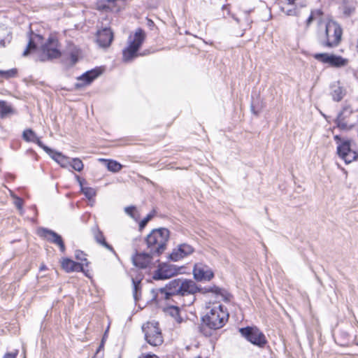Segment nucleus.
<instances>
[{
	"mask_svg": "<svg viewBox=\"0 0 358 358\" xmlns=\"http://www.w3.org/2000/svg\"><path fill=\"white\" fill-rule=\"evenodd\" d=\"M132 284H133V296L135 301H138L140 299L141 294V280H136L132 278Z\"/></svg>",
	"mask_w": 358,
	"mask_h": 358,
	"instance_id": "nucleus-30",
	"label": "nucleus"
},
{
	"mask_svg": "<svg viewBox=\"0 0 358 358\" xmlns=\"http://www.w3.org/2000/svg\"><path fill=\"white\" fill-rule=\"evenodd\" d=\"M62 268L67 273L83 272L85 273L84 264L73 261L71 259L65 257L61 261Z\"/></svg>",
	"mask_w": 358,
	"mask_h": 358,
	"instance_id": "nucleus-20",
	"label": "nucleus"
},
{
	"mask_svg": "<svg viewBox=\"0 0 358 358\" xmlns=\"http://www.w3.org/2000/svg\"><path fill=\"white\" fill-rule=\"evenodd\" d=\"M28 38L29 41L27 48L22 53L24 57H26L31 52L35 51L37 49L38 44L42 43L43 40L42 35L34 34L31 29L28 32Z\"/></svg>",
	"mask_w": 358,
	"mask_h": 358,
	"instance_id": "nucleus-17",
	"label": "nucleus"
},
{
	"mask_svg": "<svg viewBox=\"0 0 358 358\" xmlns=\"http://www.w3.org/2000/svg\"><path fill=\"white\" fill-rule=\"evenodd\" d=\"M229 313L223 305L214 306L201 319L199 331L206 337L212 335L213 331L223 327L229 319Z\"/></svg>",
	"mask_w": 358,
	"mask_h": 358,
	"instance_id": "nucleus-1",
	"label": "nucleus"
},
{
	"mask_svg": "<svg viewBox=\"0 0 358 358\" xmlns=\"http://www.w3.org/2000/svg\"><path fill=\"white\" fill-rule=\"evenodd\" d=\"M245 25L243 27V30L245 31L246 29L250 28L251 27V24L252 23V21L249 18V11H245Z\"/></svg>",
	"mask_w": 358,
	"mask_h": 358,
	"instance_id": "nucleus-40",
	"label": "nucleus"
},
{
	"mask_svg": "<svg viewBox=\"0 0 358 358\" xmlns=\"http://www.w3.org/2000/svg\"><path fill=\"white\" fill-rule=\"evenodd\" d=\"M353 113V110L350 105L345 104L343 106L341 110L338 113L334 122L338 128L341 130L348 131L351 129L353 125L348 126L345 121Z\"/></svg>",
	"mask_w": 358,
	"mask_h": 358,
	"instance_id": "nucleus-13",
	"label": "nucleus"
},
{
	"mask_svg": "<svg viewBox=\"0 0 358 358\" xmlns=\"http://www.w3.org/2000/svg\"><path fill=\"white\" fill-rule=\"evenodd\" d=\"M119 358H120V357H119Z\"/></svg>",
	"mask_w": 358,
	"mask_h": 358,
	"instance_id": "nucleus-59",
	"label": "nucleus"
},
{
	"mask_svg": "<svg viewBox=\"0 0 358 358\" xmlns=\"http://www.w3.org/2000/svg\"><path fill=\"white\" fill-rule=\"evenodd\" d=\"M180 296H190L191 299L187 302H184L182 306H190L194 300V294L199 291V287L196 282L190 279L181 278V284H180Z\"/></svg>",
	"mask_w": 358,
	"mask_h": 358,
	"instance_id": "nucleus-10",
	"label": "nucleus"
},
{
	"mask_svg": "<svg viewBox=\"0 0 358 358\" xmlns=\"http://www.w3.org/2000/svg\"><path fill=\"white\" fill-rule=\"evenodd\" d=\"M13 113H15V110L10 105L5 101H0V117L1 119Z\"/></svg>",
	"mask_w": 358,
	"mask_h": 358,
	"instance_id": "nucleus-26",
	"label": "nucleus"
},
{
	"mask_svg": "<svg viewBox=\"0 0 358 358\" xmlns=\"http://www.w3.org/2000/svg\"><path fill=\"white\" fill-rule=\"evenodd\" d=\"M313 13H311L309 17H308V19L306 20V25L307 26H309L310 24V23L313 22Z\"/></svg>",
	"mask_w": 358,
	"mask_h": 358,
	"instance_id": "nucleus-48",
	"label": "nucleus"
},
{
	"mask_svg": "<svg viewBox=\"0 0 358 358\" xmlns=\"http://www.w3.org/2000/svg\"><path fill=\"white\" fill-rule=\"evenodd\" d=\"M193 275L196 281H210L214 277V273L207 265L197 263L194 266Z\"/></svg>",
	"mask_w": 358,
	"mask_h": 358,
	"instance_id": "nucleus-14",
	"label": "nucleus"
},
{
	"mask_svg": "<svg viewBox=\"0 0 358 358\" xmlns=\"http://www.w3.org/2000/svg\"><path fill=\"white\" fill-rule=\"evenodd\" d=\"M348 62L347 59H345L340 55L331 54L329 64L333 67L340 68L347 65Z\"/></svg>",
	"mask_w": 358,
	"mask_h": 358,
	"instance_id": "nucleus-24",
	"label": "nucleus"
},
{
	"mask_svg": "<svg viewBox=\"0 0 358 358\" xmlns=\"http://www.w3.org/2000/svg\"><path fill=\"white\" fill-rule=\"evenodd\" d=\"M14 198H15V201H14L15 206L20 210H22V206H23V203H24L22 199H21L20 197H18L17 196H15Z\"/></svg>",
	"mask_w": 358,
	"mask_h": 358,
	"instance_id": "nucleus-41",
	"label": "nucleus"
},
{
	"mask_svg": "<svg viewBox=\"0 0 358 358\" xmlns=\"http://www.w3.org/2000/svg\"><path fill=\"white\" fill-rule=\"evenodd\" d=\"M170 237V231L166 228H159L152 230L146 236L147 250L151 254L159 257L165 250Z\"/></svg>",
	"mask_w": 358,
	"mask_h": 358,
	"instance_id": "nucleus-2",
	"label": "nucleus"
},
{
	"mask_svg": "<svg viewBox=\"0 0 358 358\" xmlns=\"http://www.w3.org/2000/svg\"><path fill=\"white\" fill-rule=\"evenodd\" d=\"M23 358H26V357H25V356H24V357H23Z\"/></svg>",
	"mask_w": 358,
	"mask_h": 358,
	"instance_id": "nucleus-58",
	"label": "nucleus"
},
{
	"mask_svg": "<svg viewBox=\"0 0 358 358\" xmlns=\"http://www.w3.org/2000/svg\"><path fill=\"white\" fill-rule=\"evenodd\" d=\"M208 290L211 293H214L216 295H220L222 296H224L225 294H227V292H225L224 289H223L216 285L209 286Z\"/></svg>",
	"mask_w": 358,
	"mask_h": 358,
	"instance_id": "nucleus-37",
	"label": "nucleus"
},
{
	"mask_svg": "<svg viewBox=\"0 0 358 358\" xmlns=\"http://www.w3.org/2000/svg\"><path fill=\"white\" fill-rule=\"evenodd\" d=\"M154 24H154V22H153L152 20H148V25L149 27L154 26Z\"/></svg>",
	"mask_w": 358,
	"mask_h": 358,
	"instance_id": "nucleus-53",
	"label": "nucleus"
},
{
	"mask_svg": "<svg viewBox=\"0 0 358 358\" xmlns=\"http://www.w3.org/2000/svg\"><path fill=\"white\" fill-rule=\"evenodd\" d=\"M343 34L340 24L334 20H329L325 25V30L318 36V43L327 48L336 47L341 40Z\"/></svg>",
	"mask_w": 358,
	"mask_h": 358,
	"instance_id": "nucleus-4",
	"label": "nucleus"
},
{
	"mask_svg": "<svg viewBox=\"0 0 358 358\" xmlns=\"http://www.w3.org/2000/svg\"><path fill=\"white\" fill-rule=\"evenodd\" d=\"M92 230L94 237L96 243H98L99 244H100L101 246L104 247L109 251L112 252L113 254L116 255V252L114 250L113 246L106 242L103 232L97 227L94 228Z\"/></svg>",
	"mask_w": 358,
	"mask_h": 358,
	"instance_id": "nucleus-21",
	"label": "nucleus"
},
{
	"mask_svg": "<svg viewBox=\"0 0 358 358\" xmlns=\"http://www.w3.org/2000/svg\"><path fill=\"white\" fill-rule=\"evenodd\" d=\"M33 143H36L41 148H42L48 155L52 152V149L45 145L37 136L36 140H35Z\"/></svg>",
	"mask_w": 358,
	"mask_h": 358,
	"instance_id": "nucleus-38",
	"label": "nucleus"
},
{
	"mask_svg": "<svg viewBox=\"0 0 358 358\" xmlns=\"http://www.w3.org/2000/svg\"><path fill=\"white\" fill-rule=\"evenodd\" d=\"M196 358H202V357H196Z\"/></svg>",
	"mask_w": 358,
	"mask_h": 358,
	"instance_id": "nucleus-57",
	"label": "nucleus"
},
{
	"mask_svg": "<svg viewBox=\"0 0 358 358\" xmlns=\"http://www.w3.org/2000/svg\"><path fill=\"white\" fill-rule=\"evenodd\" d=\"M49 156L57 162L62 167H67L70 164V159L62 153L52 150Z\"/></svg>",
	"mask_w": 358,
	"mask_h": 358,
	"instance_id": "nucleus-22",
	"label": "nucleus"
},
{
	"mask_svg": "<svg viewBox=\"0 0 358 358\" xmlns=\"http://www.w3.org/2000/svg\"><path fill=\"white\" fill-rule=\"evenodd\" d=\"M313 57L317 61L323 63L328 64L329 63L331 55L328 53H315L313 55Z\"/></svg>",
	"mask_w": 358,
	"mask_h": 358,
	"instance_id": "nucleus-33",
	"label": "nucleus"
},
{
	"mask_svg": "<svg viewBox=\"0 0 358 358\" xmlns=\"http://www.w3.org/2000/svg\"><path fill=\"white\" fill-rule=\"evenodd\" d=\"M281 10L288 16H294L296 15V10L295 8L285 9V7L281 6Z\"/></svg>",
	"mask_w": 358,
	"mask_h": 358,
	"instance_id": "nucleus-39",
	"label": "nucleus"
},
{
	"mask_svg": "<svg viewBox=\"0 0 358 358\" xmlns=\"http://www.w3.org/2000/svg\"><path fill=\"white\" fill-rule=\"evenodd\" d=\"M76 178L80 186L81 192L85 196V197L90 200L96 196V190L90 187H84L83 182L85 180L81 179L78 176H76Z\"/></svg>",
	"mask_w": 358,
	"mask_h": 358,
	"instance_id": "nucleus-23",
	"label": "nucleus"
},
{
	"mask_svg": "<svg viewBox=\"0 0 358 358\" xmlns=\"http://www.w3.org/2000/svg\"><path fill=\"white\" fill-rule=\"evenodd\" d=\"M337 153L345 164H350L358 158V152L351 148V141L348 139L338 145Z\"/></svg>",
	"mask_w": 358,
	"mask_h": 358,
	"instance_id": "nucleus-12",
	"label": "nucleus"
},
{
	"mask_svg": "<svg viewBox=\"0 0 358 358\" xmlns=\"http://www.w3.org/2000/svg\"><path fill=\"white\" fill-rule=\"evenodd\" d=\"M251 110L255 115H257L260 111V108L256 109V106L255 103L252 102L251 103Z\"/></svg>",
	"mask_w": 358,
	"mask_h": 358,
	"instance_id": "nucleus-45",
	"label": "nucleus"
},
{
	"mask_svg": "<svg viewBox=\"0 0 358 358\" xmlns=\"http://www.w3.org/2000/svg\"><path fill=\"white\" fill-rule=\"evenodd\" d=\"M232 17L237 23H240V20L237 17L233 15Z\"/></svg>",
	"mask_w": 358,
	"mask_h": 358,
	"instance_id": "nucleus-55",
	"label": "nucleus"
},
{
	"mask_svg": "<svg viewBox=\"0 0 358 358\" xmlns=\"http://www.w3.org/2000/svg\"><path fill=\"white\" fill-rule=\"evenodd\" d=\"M139 358H159L156 355L154 354H147L145 356Z\"/></svg>",
	"mask_w": 358,
	"mask_h": 358,
	"instance_id": "nucleus-50",
	"label": "nucleus"
},
{
	"mask_svg": "<svg viewBox=\"0 0 358 358\" xmlns=\"http://www.w3.org/2000/svg\"><path fill=\"white\" fill-rule=\"evenodd\" d=\"M36 134L31 129H27L22 133V138L27 142H34L36 140Z\"/></svg>",
	"mask_w": 358,
	"mask_h": 358,
	"instance_id": "nucleus-31",
	"label": "nucleus"
},
{
	"mask_svg": "<svg viewBox=\"0 0 358 358\" xmlns=\"http://www.w3.org/2000/svg\"><path fill=\"white\" fill-rule=\"evenodd\" d=\"M155 210H152L149 214L147 215L139 223V229L142 230L147 225L148 222L154 217Z\"/></svg>",
	"mask_w": 358,
	"mask_h": 358,
	"instance_id": "nucleus-36",
	"label": "nucleus"
},
{
	"mask_svg": "<svg viewBox=\"0 0 358 358\" xmlns=\"http://www.w3.org/2000/svg\"><path fill=\"white\" fill-rule=\"evenodd\" d=\"M295 1L296 0H285L283 3L289 6H294Z\"/></svg>",
	"mask_w": 358,
	"mask_h": 358,
	"instance_id": "nucleus-51",
	"label": "nucleus"
},
{
	"mask_svg": "<svg viewBox=\"0 0 358 358\" xmlns=\"http://www.w3.org/2000/svg\"><path fill=\"white\" fill-rule=\"evenodd\" d=\"M106 163V167L108 169V171L116 173L120 171L122 168V165L120 164L117 161L113 160V159H101Z\"/></svg>",
	"mask_w": 358,
	"mask_h": 358,
	"instance_id": "nucleus-29",
	"label": "nucleus"
},
{
	"mask_svg": "<svg viewBox=\"0 0 358 358\" xmlns=\"http://www.w3.org/2000/svg\"><path fill=\"white\" fill-rule=\"evenodd\" d=\"M113 40V33L110 28L105 27L98 31L96 34V42L100 47H108Z\"/></svg>",
	"mask_w": 358,
	"mask_h": 358,
	"instance_id": "nucleus-19",
	"label": "nucleus"
},
{
	"mask_svg": "<svg viewBox=\"0 0 358 358\" xmlns=\"http://www.w3.org/2000/svg\"><path fill=\"white\" fill-rule=\"evenodd\" d=\"M181 268L169 263H159L153 273L152 278L156 280H166L180 273Z\"/></svg>",
	"mask_w": 358,
	"mask_h": 358,
	"instance_id": "nucleus-9",
	"label": "nucleus"
},
{
	"mask_svg": "<svg viewBox=\"0 0 358 358\" xmlns=\"http://www.w3.org/2000/svg\"><path fill=\"white\" fill-rule=\"evenodd\" d=\"M239 332L247 341L259 348H264L268 343L264 334L255 326L240 328Z\"/></svg>",
	"mask_w": 358,
	"mask_h": 358,
	"instance_id": "nucleus-5",
	"label": "nucleus"
},
{
	"mask_svg": "<svg viewBox=\"0 0 358 358\" xmlns=\"http://www.w3.org/2000/svg\"><path fill=\"white\" fill-rule=\"evenodd\" d=\"M194 252V248L192 245L182 243L174 248L172 252L169 255V259L173 262H178L185 257L191 255Z\"/></svg>",
	"mask_w": 358,
	"mask_h": 358,
	"instance_id": "nucleus-16",
	"label": "nucleus"
},
{
	"mask_svg": "<svg viewBox=\"0 0 358 358\" xmlns=\"http://www.w3.org/2000/svg\"><path fill=\"white\" fill-rule=\"evenodd\" d=\"M155 256L148 250L143 252L136 253L132 257L133 264L137 267L145 268L151 263Z\"/></svg>",
	"mask_w": 358,
	"mask_h": 358,
	"instance_id": "nucleus-18",
	"label": "nucleus"
},
{
	"mask_svg": "<svg viewBox=\"0 0 358 358\" xmlns=\"http://www.w3.org/2000/svg\"><path fill=\"white\" fill-rule=\"evenodd\" d=\"M57 40L53 36H50L47 41L41 45L42 53L40 56V60L45 62L59 58L61 56V52L57 48Z\"/></svg>",
	"mask_w": 358,
	"mask_h": 358,
	"instance_id": "nucleus-8",
	"label": "nucleus"
},
{
	"mask_svg": "<svg viewBox=\"0 0 358 358\" xmlns=\"http://www.w3.org/2000/svg\"><path fill=\"white\" fill-rule=\"evenodd\" d=\"M135 210L136 207L134 206H127L124 208V212L132 218L135 217L134 214Z\"/></svg>",
	"mask_w": 358,
	"mask_h": 358,
	"instance_id": "nucleus-42",
	"label": "nucleus"
},
{
	"mask_svg": "<svg viewBox=\"0 0 358 358\" xmlns=\"http://www.w3.org/2000/svg\"><path fill=\"white\" fill-rule=\"evenodd\" d=\"M334 141L336 142V143L338 145L341 143L343 141H345V139H343L340 136L336 135L334 136Z\"/></svg>",
	"mask_w": 358,
	"mask_h": 358,
	"instance_id": "nucleus-47",
	"label": "nucleus"
},
{
	"mask_svg": "<svg viewBox=\"0 0 358 358\" xmlns=\"http://www.w3.org/2000/svg\"><path fill=\"white\" fill-rule=\"evenodd\" d=\"M353 11H354V8L351 6H349L348 9H347V8L345 9L344 13L345 14H348L349 15H350Z\"/></svg>",
	"mask_w": 358,
	"mask_h": 358,
	"instance_id": "nucleus-49",
	"label": "nucleus"
},
{
	"mask_svg": "<svg viewBox=\"0 0 358 358\" xmlns=\"http://www.w3.org/2000/svg\"><path fill=\"white\" fill-rule=\"evenodd\" d=\"M322 115L327 119V116L325 115L322 114Z\"/></svg>",
	"mask_w": 358,
	"mask_h": 358,
	"instance_id": "nucleus-56",
	"label": "nucleus"
},
{
	"mask_svg": "<svg viewBox=\"0 0 358 358\" xmlns=\"http://www.w3.org/2000/svg\"><path fill=\"white\" fill-rule=\"evenodd\" d=\"M142 331L144 334L145 340L150 345L157 347L163 343V336L158 322H146L142 326Z\"/></svg>",
	"mask_w": 358,
	"mask_h": 358,
	"instance_id": "nucleus-7",
	"label": "nucleus"
},
{
	"mask_svg": "<svg viewBox=\"0 0 358 358\" xmlns=\"http://www.w3.org/2000/svg\"><path fill=\"white\" fill-rule=\"evenodd\" d=\"M180 308L178 306L171 305L166 308V312L173 317L178 323L182 322V318L180 315Z\"/></svg>",
	"mask_w": 358,
	"mask_h": 358,
	"instance_id": "nucleus-27",
	"label": "nucleus"
},
{
	"mask_svg": "<svg viewBox=\"0 0 358 358\" xmlns=\"http://www.w3.org/2000/svg\"><path fill=\"white\" fill-rule=\"evenodd\" d=\"M18 350H15L13 352H6L3 358H17V355H18Z\"/></svg>",
	"mask_w": 358,
	"mask_h": 358,
	"instance_id": "nucleus-43",
	"label": "nucleus"
},
{
	"mask_svg": "<svg viewBox=\"0 0 358 358\" xmlns=\"http://www.w3.org/2000/svg\"><path fill=\"white\" fill-rule=\"evenodd\" d=\"M38 234L49 243L57 245L61 252H65L66 246L64 240L62 236L55 231L48 228L41 227L38 229Z\"/></svg>",
	"mask_w": 358,
	"mask_h": 358,
	"instance_id": "nucleus-11",
	"label": "nucleus"
},
{
	"mask_svg": "<svg viewBox=\"0 0 358 358\" xmlns=\"http://www.w3.org/2000/svg\"><path fill=\"white\" fill-rule=\"evenodd\" d=\"M17 73V70L16 69H10L6 70V71L1 70V77L4 78L6 79H8L10 78L15 77Z\"/></svg>",
	"mask_w": 358,
	"mask_h": 358,
	"instance_id": "nucleus-35",
	"label": "nucleus"
},
{
	"mask_svg": "<svg viewBox=\"0 0 358 358\" xmlns=\"http://www.w3.org/2000/svg\"><path fill=\"white\" fill-rule=\"evenodd\" d=\"M69 166L72 167L75 171L80 172L84 167V164L82 160L79 158H73L70 161Z\"/></svg>",
	"mask_w": 358,
	"mask_h": 358,
	"instance_id": "nucleus-32",
	"label": "nucleus"
},
{
	"mask_svg": "<svg viewBox=\"0 0 358 358\" xmlns=\"http://www.w3.org/2000/svg\"><path fill=\"white\" fill-rule=\"evenodd\" d=\"M103 345H104V340L103 338L101 341V343H100V345L96 350V353H99V352L103 348Z\"/></svg>",
	"mask_w": 358,
	"mask_h": 358,
	"instance_id": "nucleus-52",
	"label": "nucleus"
},
{
	"mask_svg": "<svg viewBox=\"0 0 358 358\" xmlns=\"http://www.w3.org/2000/svg\"><path fill=\"white\" fill-rule=\"evenodd\" d=\"M331 95L334 101H340L343 98L345 92L341 87L332 85Z\"/></svg>",
	"mask_w": 358,
	"mask_h": 358,
	"instance_id": "nucleus-28",
	"label": "nucleus"
},
{
	"mask_svg": "<svg viewBox=\"0 0 358 358\" xmlns=\"http://www.w3.org/2000/svg\"><path fill=\"white\" fill-rule=\"evenodd\" d=\"M75 258L78 260V261H80L82 264H84V266H87L88 264H89V262L87 261V258H86V254L84 253L83 251L81 250H76L75 252Z\"/></svg>",
	"mask_w": 358,
	"mask_h": 358,
	"instance_id": "nucleus-34",
	"label": "nucleus"
},
{
	"mask_svg": "<svg viewBox=\"0 0 358 358\" xmlns=\"http://www.w3.org/2000/svg\"><path fill=\"white\" fill-rule=\"evenodd\" d=\"M181 284V278H176L171 280L164 287L159 289H152L151 290L152 302H157L158 295L160 294L162 298L166 300L169 299L171 296H180V291Z\"/></svg>",
	"mask_w": 358,
	"mask_h": 358,
	"instance_id": "nucleus-6",
	"label": "nucleus"
},
{
	"mask_svg": "<svg viewBox=\"0 0 358 358\" xmlns=\"http://www.w3.org/2000/svg\"><path fill=\"white\" fill-rule=\"evenodd\" d=\"M102 73L103 69L101 67H95L90 71L85 72L78 78V80L83 81V83H76V87L80 88L84 85H88L91 84L96 78L101 76Z\"/></svg>",
	"mask_w": 358,
	"mask_h": 358,
	"instance_id": "nucleus-15",
	"label": "nucleus"
},
{
	"mask_svg": "<svg viewBox=\"0 0 358 358\" xmlns=\"http://www.w3.org/2000/svg\"><path fill=\"white\" fill-rule=\"evenodd\" d=\"M80 53V49L75 45L69 48L68 54L71 66L75 65L78 62Z\"/></svg>",
	"mask_w": 358,
	"mask_h": 358,
	"instance_id": "nucleus-25",
	"label": "nucleus"
},
{
	"mask_svg": "<svg viewBox=\"0 0 358 358\" xmlns=\"http://www.w3.org/2000/svg\"><path fill=\"white\" fill-rule=\"evenodd\" d=\"M145 39V32L138 28L136 30L134 37L129 36L128 38V45L122 50V61L124 62H130L139 56H144L145 52H138Z\"/></svg>",
	"mask_w": 358,
	"mask_h": 358,
	"instance_id": "nucleus-3",
	"label": "nucleus"
},
{
	"mask_svg": "<svg viewBox=\"0 0 358 358\" xmlns=\"http://www.w3.org/2000/svg\"><path fill=\"white\" fill-rule=\"evenodd\" d=\"M105 2H107L106 0H99L97 2V8L99 10H104L107 8L108 6L105 3Z\"/></svg>",
	"mask_w": 358,
	"mask_h": 358,
	"instance_id": "nucleus-44",
	"label": "nucleus"
},
{
	"mask_svg": "<svg viewBox=\"0 0 358 358\" xmlns=\"http://www.w3.org/2000/svg\"><path fill=\"white\" fill-rule=\"evenodd\" d=\"M46 269H47V267H46V266L45 264L41 265V266H40V270L41 271H45Z\"/></svg>",
	"mask_w": 358,
	"mask_h": 358,
	"instance_id": "nucleus-54",
	"label": "nucleus"
},
{
	"mask_svg": "<svg viewBox=\"0 0 358 358\" xmlns=\"http://www.w3.org/2000/svg\"><path fill=\"white\" fill-rule=\"evenodd\" d=\"M199 291H198V292L203 293V294L210 293V291L208 290L209 286L205 287H201L200 286H199Z\"/></svg>",
	"mask_w": 358,
	"mask_h": 358,
	"instance_id": "nucleus-46",
	"label": "nucleus"
}]
</instances>
